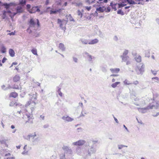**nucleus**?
Instances as JSON below:
<instances>
[{"label":"nucleus","mask_w":159,"mask_h":159,"mask_svg":"<svg viewBox=\"0 0 159 159\" xmlns=\"http://www.w3.org/2000/svg\"><path fill=\"white\" fill-rule=\"evenodd\" d=\"M31 52L35 55H37V50L35 48H33L31 50Z\"/></svg>","instance_id":"b1692460"},{"label":"nucleus","mask_w":159,"mask_h":159,"mask_svg":"<svg viewBox=\"0 0 159 159\" xmlns=\"http://www.w3.org/2000/svg\"><path fill=\"white\" fill-rule=\"evenodd\" d=\"M16 69L17 70H19V68H17V67H16Z\"/></svg>","instance_id":"774afa93"},{"label":"nucleus","mask_w":159,"mask_h":159,"mask_svg":"<svg viewBox=\"0 0 159 159\" xmlns=\"http://www.w3.org/2000/svg\"><path fill=\"white\" fill-rule=\"evenodd\" d=\"M20 145H18V146H16V148L18 149H20Z\"/></svg>","instance_id":"bf43d9fd"},{"label":"nucleus","mask_w":159,"mask_h":159,"mask_svg":"<svg viewBox=\"0 0 159 159\" xmlns=\"http://www.w3.org/2000/svg\"><path fill=\"white\" fill-rule=\"evenodd\" d=\"M30 7H31V6L30 4H28L26 5L27 9L28 11L29 12V11L30 10H31V9L30 8Z\"/></svg>","instance_id":"c756f323"},{"label":"nucleus","mask_w":159,"mask_h":159,"mask_svg":"<svg viewBox=\"0 0 159 159\" xmlns=\"http://www.w3.org/2000/svg\"><path fill=\"white\" fill-rule=\"evenodd\" d=\"M111 11L110 8L109 7H107V8H106L104 7V11L107 12H109Z\"/></svg>","instance_id":"a878e982"},{"label":"nucleus","mask_w":159,"mask_h":159,"mask_svg":"<svg viewBox=\"0 0 159 159\" xmlns=\"http://www.w3.org/2000/svg\"><path fill=\"white\" fill-rule=\"evenodd\" d=\"M84 140H80L73 143L74 145L81 146L83 145L85 143Z\"/></svg>","instance_id":"39448f33"},{"label":"nucleus","mask_w":159,"mask_h":159,"mask_svg":"<svg viewBox=\"0 0 159 159\" xmlns=\"http://www.w3.org/2000/svg\"><path fill=\"white\" fill-rule=\"evenodd\" d=\"M27 118H28V120L26 121V122H30L32 123V117L33 116L32 114L26 115Z\"/></svg>","instance_id":"1a4fd4ad"},{"label":"nucleus","mask_w":159,"mask_h":159,"mask_svg":"<svg viewBox=\"0 0 159 159\" xmlns=\"http://www.w3.org/2000/svg\"><path fill=\"white\" fill-rule=\"evenodd\" d=\"M40 10L39 9V7L38 6H35L32 7L30 10L29 11V12L30 13H34L36 12H39Z\"/></svg>","instance_id":"7ed1b4c3"},{"label":"nucleus","mask_w":159,"mask_h":159,"mask_svg":"<svg viewBox=\"0 0 159 159\" xmlns=\"http://www.w3.org/2000/svg\"><path fill=\"white\" fill-rule=\"evenodd\" d=\"M124 83L125 85H129L132 84V83H130L127 80H125L124 81Z\"/></svg>","instance_id":"393cba45"},{"label":"nucleus","mask_w":159,"mask_h":159,"mask_svg":"<svg viewBox=\"0 0 159 159\" xmlns=\"http://www.w3.org/2000/svg\"><path fill=\"white\" fill-rule=\"evenodd\" d=\"M118 75H115V74H112L111 75V76H118Z\"/></svg>","instance_id":"3c124183"},{"label":"nucleus","mask_w":159,"mask_h":159,"mask_svg":"<svg viewBox=\"0 0 159 159\" xmlns=\"http://www.w3.org/2000/svg\"><path fill=\"white\" fill-rule=\"evenodd\" d=\"M9 53L10 56L11 57H13L15 56V53L14 51L11 49H10L9 51Z\"/></svg>","instance_id":"4468645a"},{"label":"nucleus","mask_w":159,"mask_h":159,"mask_svg":"<svg viewBox=\"0 0 159 159\" xmlns=\"http://www.w3.org/2000/svg\"><path fill=\"white\" fill-rule=\"evenodd\" d=\"M126 1L130 4H135L137 3L134 0H126Z\"/></svg>","instance_id":"aec40b11"},{"label":"nucleus","mask_w":159,"mask_h":159,"mask_svg":"<svg viewBox=\"0 0 159 159\" xmlns=\"http://www.w3.org/2000/svg\"><path fill=\"white\" fill-rule=\"evenodd\" d=\"M18 94L17 93L14 92L11 93L9 95V98H16L18 96Z\"/></svg>","instance_id":"0eeeda50"},{"label":"nucleus","mask_w":159,"mask_h":159,"mask_svg":"<svg viewBox=\"0 0 159 159\" xmlns=\"http://www.w3.org/2000/svg\"><path fill=\"white\" fill-rule=\"evenodd\" d=\"M135 59L136 61L138 62H140L141 61V57L140 55H136L135 57Z\"/></svg>","instance_id":"ddd939ff"},{"label":"nucleus","mask_w":159,"mask_h":159,"mask_svg":"<svg viewBox=\"0 0 159 159\" xmlns=\"http://www.w3.org/2000/svg\"><path fill=\"white\" fill-rule=\"evenodd\" d=\"M11 155V154L10 153H8L6 154H5V156H10Z\"/></svg>","instance_id":"603ef678"},{"label":"nucleus","mask_w":159,"mask_h":159,"mask_svg":"<svg viewBox=\"0 0 159 159\" xmlns=\"http://www.w3.org/2000/svg\"><path fill=\"white\" fill-rule=\"evenodd\" d=\"M112 3H111V5L113 9H114L115 10H116V8L115 7L116 5H111Z\"/></svg>","instance_id":"79ce46f5"},{"label":"nucleus","mask_w":159,"mask_h":159,"mask_svg":"<svg viewBox=\"0 0 159 159\" xmlns=\"http://www.w3.org/2000/svg\"><path fill=\"white\" fill-rule=\"evenodd\" d=\"M96 10L99 12H102L104 11V7H100L97 8Z\"/></svg>","instance_id":"dca6fc26"},{"label":"nucleus","mask_w":159,"mask_h":159,"mask_svg":"<svg viewBox=\"0 0 159 159\" xmlns=\"http://www.w3.org/2000/svg\"><path fill=\"white\" fill-rule=\"evenodd\" d=\"M70 21H73V19L72 17H71L70 18Z\"/></svg>","instance_id":"6e6d98bb"},{"label":"nucleus","mask_w":159,"mask_h":159,"mask_svg":"<svg viewBox=\"0 0 159 159\" xmlns=\"http://www.w3.org/2000/svg\"><path fill=\"white\" fill-rule=\"evenodd\" d=\"M120 82H116L113 84H112L111 85V87L113 88H115L116 87L117 85L120 84Z\"/></svg>","instance_id":"412c9836"},{"label":"nucleus","mask_w":159,"mask_h":159,"mask_svg":"<svg viewBox=\"0 0 159 159\" xmlns=\"http://www.w3.org/2000/svg\"><path fill=\"white\" fill-rule=\"evenodd\" d=\"M5 6V7L6 9L7 10L9 8H11V7H14L16 5V4L13 2H11L9 4L7 3H4L3 5Z\"/></svg>","instance_id":"f03ea898"},{"label":"nucleus","mask_w":159,"mask_h":159,"mask_svg":"<svg viewBox=\"0 0 159 159\" xmlns=\"http://www.w3.org/2000/svg\"><path fill=\"white\" fill-rule=\"evenodd\" d=\"M58 92L59 93V95L61 96L62 97V93L61 92V89H59L58 90Z\"/></svg>","instance_id":"f704fd0d"},{"label":"nucleus","mask_w":159,"mask_h":159,"mask_svg":"<svg viewBox=\"0 0 159 159\" xmlns=\"http://www.w3.org/2000/svg\"><path fill=\"white\" fill-rule=\"evenodd\" d=\"M78 15L80 16V17H82L83 15L82 14L80 11H78Z\"/></svg>","instance_id":"4c0bfd02"},{"label":"nucleus","mask_w":159,"mask_h":159,"mask_svg":"<svg viewBox=\"0 0 159 159\" xmlns=\"http://www.w3.org/2000/svg\"><path fill=\"white\" fill-rule=\"evenodd\" d=\"M115 81V79L114 78L112 80V82H114Z\"/></svg>","instance_id":"680f3d73"},{"label":"nucleus","mask_w":159,"mask_h":159,"mask_svg":"<svg viewBox=\"0 0 159 159\" xmlns=\"http://www.w3.org/2000/svg\"><path fill=\"white\" fill-rule=\"evenodd\" d=\"M57 12V11H53V10H51L50 12V14H55Z\"/></svg>","instance_id":"58836bf2"},{"label":"nucleus","mask_w":159,"mask_h":159,"mask_svg":"<svg viewBox=\"0 0 159 159\" xmlns=\"http://www.w3.org/2000/svg\"><path fill=\"white\" fill-rule=\"evenodd\" d=\"M26 3V0H19V5L24 7Z\"/></svg>","instance_id":"2eb2a0df"},{"label":"nucleus","mask_w":159,"mask_h":159,"mask_svg":"<svg viewBox=\"0 0 159 159\" xmlns=\"http://www.w3.org/2000/svg\"><path fill=\"white\" fill-rule=\"evenodd\" d=\"M16 12L13 13V16L18 13H21L24 12V7L23 6L19 5L16 8Z\"/></svg>","instance_id":"f257e3e1"},{"label":"nucleus","mask_w":159,"mask_h":159,"mask_svg":"<svg viewBox=\"0 0 159 159\" xmlns=\"http://www.w3.org/2000/svg\"><path fill=\"white\" fill-rule=\"evenodd\" d=\"M129 7H125V9H126L129 8Z\"/></svg>","instance_id":"69168bd1"},{"label":"nucleus","mask_w":159,"mask_h":159,"mask_svg":"<svg viewBox=\"0 0 159 159\" xmlns=\"http://www.w3.org/2000/svg\"><path fill=\"white\" fill-rule=\"evenodd\" d=\"M7 60V58L5 57H4L2 61V63H4L5 61Z\"/></svg>","instance_id":"c03bdc74"},{"label":"nucleus","mask_w":159,"mask_h":159,"mask_svg":"<svg viewBox=\"0 0 159 159\" xmlns=\"http://www.w3.org/2000/svg\"><path fill=\"white\" fill-rule=\"evenodd\" d=\"M11 128L12 129H14L15 128V127L14 125H11Z\"/></svg>","instance_id":"5fc2aeb1"},{"label":"nucleus","mask_w":159,"mask_h":159,"mask_svg":"<svg viewBox=\"0 0 159 159\" xmlns=\"http://www.w3.org/2000/svg\"><path fill=\"white\" fill-rule=\"evenodd\" d=\"M20 79V76L18 75H15L13 78V80L14 82H19Z\"/></svg>","instance_id":"6e6552de"},{"label":"nucleus","mask_w":159,"mask_h":159,"mask_svg":"<svg viewBox=\"0 0 159 159\" xmlns=\"http://www.w3.org/2000/svg\"><path fill=\"white\" fill-rule=\"evenodd\" d=\"M8 34L10 35H15V33L13 32H11L10 33H9Z\"/></svg>","instance_id":"09e8293b"},{"label":"nucleus","mask_w":159,"mask_h":159,"mask_svg":"<svg viewBox=\"0 0 159 159\" xmlns=\"http://www.w3.org/2000/svg\"><path fill=\"white\" fill-rule=\"evenodd\" d=\"M99 2H101L103 1V0H98ZM108 0H103V2L104 3H106L107 2Z\"/></svg>","instance_id":"a19ab883"},{"label":"nucleus","mask_w":159,"mask_h":159,"mask_svg":"<svg viewBox=\"0 0 159 159\" xmlns=\"http://www.w3.org/2000/svg\"><path fill=\"white\" fill-rule=\"evenodd\" d=\"M87 114V113H85L84 111H83L81 112L80 117L84 116V114Z\"/></svg>","instance_id":"c85d7f7f"},{"label":"nucleus","mask_w":159,"mask_h":159,"mask_svg":"<svg viewBox=\"0 0 159 159\" xmlns=\"http://www.w3.org/2000/svg\"><path fill=\"white\" fill-rule=\"evenodd\" d=\"M15 106H18L19 105V104L18 103H17V102H15Z\"/></svg>","instance_id":"13d9d810"},{"label":"nucleus","mask_w":159,"mask_h":159,"mask_svg":"<svg viewBox=\"0 0 159 159\" xmlns=\"http://www.w3.org/2000/svg\"><path fill=\"white\" fill-rule=\"evenodd\" d=\"M59 48L63 51L65 50V48L64 47V44L62 43H61L59 44Z\"/></svg>","instance_id":"f3484780"},{"label":"nucleus","mask_w":159,"mask_h":159,"mask_svg":"<svg viewBox=\"0 0 159 159\" xmlns=\"http://www.w3.org/2000/svg\"><path fill=\"white\" fill-rule=\"evenodd\" d=\"M81 41L82 43L84 44H89V42L88 41V40L84 39H81Z\"/></svg>","instance_id":"5701e85b"},{"label":"nucleus","mask_w":159,"mask_h":159,"mask_svg":"<svg viewBox=\"0 0 159 159\" xmlns=\"http://www.w3.org/2000/svg\"><path fill=\"white\" fill-rule=\"evenodd\" d=\"M6 49L5 47L3 45H2L1 46V51L2 53H4L6 52Z\"/></svg>","instance_id":"a211bd4d"},{"label":"nucleus","mask_w":159,"mask_h":159,"mask_svg":"<svg viewBox=\"0 0 159 159\" xmlns=\"http://www.w3.org/2000/svg\"><path fill=\"white\" fill-rule=\"evenodd\" d=\"M98 40L97 39H93L90 41L89 42V44H92L96 43H98Z\"/></svg>","instance_id":"f8f14e48"},{"label":"nucleus","mask_w":159,"mask_h":159,"mask_svg":"<svg viewBox=\"0 0 159 159\" xmlns=\"http://www.w3.org/2000/svg\"><path fill=\"white\" fill-rule=\"evenodd\" d=\"M124 146L122 145H119L118 146V148L120 149H121Z\"/></svg>","instance_id":"a18cd8bd"},{"label":"nucleus","mask_w":159,"mask_h":159,"mask_svg":"<svg viewBox=\"0 0 159 159\" xmlns=\"http://www.w3.org/2000/svg\"><path fill=\"white\" fill-rule=\"evenodd\" d=\"M151 71L154 75H156L157 74V71L155 70H151Z\"/></svg>","instance_id":"72a5a7b5"},{"label":"nucleus","mask_w":159,"mask_h":159,"mask_svg":"<svg viewBox=\"0 0 159 159\" xmlns=\"http://www.w3.org/2000/svg\"><path fill=\"white\" fill-rule=\"evenodd\" d=\"M88 57L90 59V60H91V59H92V57L91 56V55H89L88 56Z\"/></svg>","instance_id":"864d4df0"},{"label":"nucleus","mask_w":159,"mask_h":159,"mask_svg":"<svg viewBox=\"0 0 159 159\" xmlns=\"http://www.w3.org/2000/svg\"><path fill=\"white\" fill-rule=\"evenodd\" d=\"M117 13L118 14H121L122 15H124V12L120 10H119L117 11Z\"/></svg>","instance_id":"cd10ccee"},{"label":"nucleus","mask_w":159,"mask_h":159,"mask_svg":"<svg viewBox=\"0 0 159 159\" xmlns=\"http://www.w3.org/2000/svg\"><path fill=\"white\" fill-rule=\"evenodd\" d=\"M6 12L7 13H11V11L9 10L7 11Z\"/></svg>","instance_id":"052dcab7"},{"label":"nucleus","mask_w":159,"mask_h":159,"mask_svg":"<svg viewBox=\"0 0 159 159\" xmlns=\"http://www.w3.org/2000/svg\"><path fill=\"white\" fill-rule=\"evenodd\" d=\"M2 66V64L1 63V61L0 60V66Z\"/></svg>","instance_id":"338daca9"},{"label":"nucleus","mask_w":159,"mask_h":159,"mask_svg":"<svg viewBox=\"0 0 159 159\" xmlns=\"http://www.w3.org/2000/svg\"><path fill=\"white\" fill-rule=\"evenodd\" d=\"M128 50H125L124 51L123 55V56H125L128 54Z\"/></svg>","instance_id":"2f4dec72"},{"label":"nucleus","mask_w":159,"mask_h":159,"mask_svg":"<svg viewBox=\"0 0 159 159\" xmlns=\"http://www.w3.org/2000/svg\"><path fill=\"white\" fill-rule=\"evenodd\" d=\"M85 8L88 11H89L91 8V7H85Z\"/></svg>","instance_id":"37998d69"},{"label":"nucleus","mask_w":159,"mask_h":159,"mask_svg":"<svg viewBox=\"0 0 159 159\" xmlns=\"http://www.w3.org/2000/svg\"><path fill=\"white\" fill-rule=\"evenodd\" d=\"M133 84L136 85H138L139 84V82L137 80H136L134 81Z\"/></svg>","instance_id":"e433bc0d"},{"label":"nucleus","mask_w":159,"mask_h":159,"mask_svg":"<svg viewBox=\"0 0 159 159\" xmlns=\"http://www.w3.org/2000/svg\"><path fill=\"white\" fill-rule=\"evenodd\" d=\"M12 88L15 89L21 90L22 87L20 84H15L13 85Z\"/></svg>","instance_id":"423d86ee"},{"label":"nucleus","mask_w":159,"mask_h":159,"mask_svg":"<svg viewBox=\"0 0 159 159\" xmlns=\"http://www.w3.org/2000/svg\"><path fill=\"white\" fill-rule=\"evenodd\" d=\"M92 152H93V151L92 150H90V152L89 150V151H88V154H89V155H91V153H92Z\"/></svg>","instance_id":"de8ad7c7"},{"label":"nucleus","mask_w":159,"mask_h":159,"mask_svg":"<svg viewBox=\"0 0 159 159\" xmlns=\"http://www.w3.org/2000/svg\"><path fill=\"white\" fill-rule=\"evenodd\" d=\"M31 103V100H30V101H28L26 103V104L25 105V107H28V106H29Z\"/></svg>","instance_id":"7c9ffc66"},{"label":"nucleus","mask_w":159,"mask_h":159,"mask_svg":"<svg viewBox=\"0 0 159 159\" xmlns=\"http://www.w3.org/2000/svg\"><path fill=\"white\" fill-rule=\"evenodd\" d=\"M17 64V63L16 62H13L12 65H11V67L13 66V65H16Z\"/></svg>","instance_id":"49530a36"},{"label":"nucleus","mask_w":159,"mask_h":159,"mask_svg":"<svg viewBox=\"0 0 159 159\" xmlns=\"http://www.w3.org/2000/svg\"><path fill=\"white\" fill-rule=\"evenodd\" d=\"M153 107V105H152L151 106H148L147 107L145 108V109L147 110V109H152Z\"/></svg>","instance_id":"473e14b6"},{"label":"nucleus","mask_w":159,"mask_h":159,"mask_svg":"<svg viewBox=\"0 0 159 159\" xmlns=\"http://www.w3.org/2000/svg\"><path fill=\"white\" fill-rule=\"evenodd\" d=\"M67 2H65L64 3V6H67Z\"/></svg>","instance_id":"4d7b16f0"},{"label":"nucleus","mask_w":159,"mask_h":159,"mask_svg":"<svg viewBox=\"0 0 159 159\" xmlns=\"http://www.w3.org/2000/svg\"><path fill=\"white\" fill-rule=\"evenodd\" d=\"M30 26H34L35 25V23L34 22L33 19H31L29 22Z\"/></svg>","instance_id":"6ab92c4d"},{"label":"nucleus","mask_w":159,"mask_h":159,"mask_svg":"<svg viewBox=\"0 0 159 159\" xmlns=\"http://www.w3.org/2000/svg\"><path fill=\"white\" fill-rule=\"evenodd\" d=\"M143 68V65H142L141 68H138V70L140 71H142Z\"/></svg>","instance_id":"ea45409f"},{"label":"nucleus","mask_w":159,"mask_h":159,"mask_svg":"<svg viewBox=\"0 0 159 159\" xmlns=\"http://www.w3.org/2000/svg\"><path fill=\"white\" fill-rule=\"evenodd\" d=\"M152 80H156V82L159 83V78L157 77H154L152 78Z\"/></svg>","instance_id":"bb28decb"},{"label":"nucleus","mask_w":159,"mask_h":159,"mask_svg":"<svg viewBox=\"0 0 159 159\" xmlns=\"http://www.w3.org/2000/svg\"><path fill=\"white\" fill-rule=\"evenodd\" d=\"M136 2H138V4H141L143 5L145 3V0H135Z\"/></svg>","instance_id":"4be33fe9"},{"label":"nucleus","mask_w":159,"mask_h":159,"mask_svg":"<svg viewBox=\"0 0 159 159\" xmlns=\"http://www.w3.org/2000/svg\"><path fill=\"white\" fill-rule=\"evenodd\" d=\"M57 23L61 27H62L63 25H65L66 23V21L64 20H61L60 19H58Z\"/></svg>","instance_id":"20e7f679"},{"label":"nucleus","mask_w":159,"mask_h":159,"mask_svg":"<svg viewBox=\"0 0 159 159\" xmlns=\"http://www.w3.org/2000/svg\"><path fill=\"white\" fill-rule=\"evenodd\" d=\"M110 70L113 73H117L120 71V69L119 68H111Z\"/></svg>","instance_id":"9b49d317"},{"label":"nucleus","mask_w":159,"mask_h":159,"mask_svg":"<svg viewBox=\"0 0 159 159\" xmlns=\"http://www.w3.org/2000/svg\"><path fill=\"white\" fill-rule=\"evenodd\" d=\"M62 119L64 120L67 121H71L73 120V119L71 118V117L68 116H64L62 117Z\"/></svg>","instance_id":"9d476101"},{"label":"nucleus","mask_w":159,"mask_h":159,"mask_svg":"<svg viewBox=\"0 0 159 159\" xmlns=\"http://www.w3.org/2000/svg\"><path fill=\"white\" fill-rule=\"evenodd\" d=\"M79 105H80L81 106H82L83 105V104L82 103H80Z\"/></svg>","instance_id":"0e129e2a"},{"label":"nucleus","mask_w":159,"mask_h":159,"mask_svg":"<svg viewBox=\"0 0 159 159\" xmlns=\"http://www.w3.org/2000/svg\"><path fill=\"white\" fill-rule=\"evenodd\" d=\"M15 103L14 102L12 101L10 103L9 105L10 106H15Z\"/></svg>","instance_id":"c9c22d12"},{"label":"nucleus","mask_w":159,"mask_h":159,"mask_svg":"<svg viewBox=\"0 0 159 159\" xmlns=\"http://www.w3.org/2000/svg\"><path fill=\"white\" fill-rule=\"evenodd\" d=\"M37 25L38 26H39V20L37 19Z\"/></svg>","instance_id":"8fccbe9b"},{"label":"nucleus","mask_w":159,"mask_h":159,"mask_svg":"<svg viewBox=\"0 0 159 159\" xmlns=\"http://www.w3.org/2000/svg\"><path fill=\"white\" fill-rule=\"evenodd\" d=\"M114 119H115V120L116 121L117 123H118V120H117L116 118H114Z\"/></svg>","instance_id":"e2e57ef3"}]
</instances>
